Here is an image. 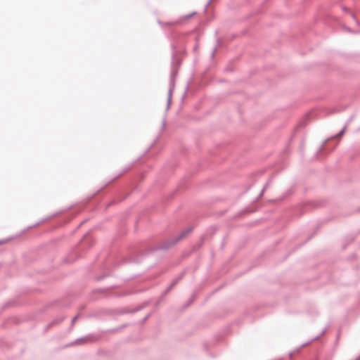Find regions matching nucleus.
Here are the masks:
<instances>
[{
	"instance_id": "nucleus-1",
	"label": "nucleus",
	"mask_w": 360,
	"mask_h": 360,
	"mask_svg": "<svg viewBox=\"0 0 360 360\" xmlns=\"http://www.w3.org/2000/svg\"><path fill=\"white\" fill-rule=\"evenodd\" d=\"M193 231L192 227H188L182 231L179 236L172 237L167 240L163 242L161 245H156L152 251H158V250H167L173 245H176L179 241L185 238L188 234L191 233Z\"/></svg>"
},
{
	"instance_id": "nucleus-2",
	"label": "nucleus",
	"mask_w": 360,
	"mask_h": 360,
	"mask_svg": "<svg viewBox=\"0 0 360 360\" xmlns=\"http://www.w3.org/2000/svg\"><path fill=\"white\" fill-rule=\"evenodd\" d=\"M180 63L179 61H173L171 65V72L169 77V87L168 89V98L167 102L166 111L169 109L170 104L172 102V93L175 88L176 77L178 74V68Z\"/></svg>"
},
{
	"instance_id": "nucleus-3",
	"label": "nucleus",
	"mask_w": 360,
	"mask_h": 360,
	"mask_svg": "<svg viewBox=\"0 0 360 360\" xmlns=\"http://www.w3.org/2000/svg\"><path fill=\"white\" fill-rule=\"evenodd\" d=\"M184 276V273H182L178 278H174L169 286L165 290L164 294H167L178 283L179 281Z\"/></svg>"
},
{
	"instance_id": "nucleus-4",
	"label": "nucleus",
	"mask_w": 360,
	"mask_h": 360,
	"mask_svg": "<svg viewBox=\"0 0 360 360\" xmlns=\"http://www.w3.org/2000/svg\"><path fill=\"white\" fill-rule=\"evenodd\" d=\"M96 337L94 335L89 334L83 338H78L76 342H93L96 341Z\"/></svg>"
},
{
	"instance_id": "nucleus-5",
	"label": "nucleus",
	"mask_w": 360,
	"mask_h": 360,
	"mask_svg": "<svg viewBox=\"0 0 360 360\" xmlns=\"http://www.w3.org/2000/svg\"><path fill=\"white\" fill-rule=\"evenodd\" d=\"M56 214H58V213L53 214H52V215H51V216H49V217H46V218H44V219H41L40 221H39V222L36 223L35 224H34V225H32V226H30L27 227V229H30L34 228V227H36V226H39V224H42V223H44V222H45V221H46L47 220H49V219H51L52 217H55Z\"/></svg>"
},
{
	"instance_id": "nucleus-6",
	"label": "nucleus",
	"mask_w": 360,
	"mask_h": 360,
	"mask_svg": "<svg viewBox=\"0 0 360 360\" xmlns=\"http://www.w3.org/2000/svg\"><path fill=\"white\" fill-rule=\"evenodd\" d=\"M327 330V328H324L321 333L319 335H316V337H314V338H312L310 341H309L307 343H305V344H303L302 345V347H305L306 345H307L309 343L314 341V340H318L320 337H321L322 335H323V334H325V333L326 332Z\"/></svg>"
},
{
	"instance_id": "nucleus-7",
	"label": "nucleus",
	"mask_w": 360,
	"mask_h": 360,
	"mask_svg": "<svg viewBox=\"0 0 360 360\" xmlns=\"http://www.w3.org/2000/svg\"><path fill=\"white\" fill-rule=\"evenodd\" d=\"M269 183L270 181L267 182L264 186L263 187V188L262 189L261 192L259 193V194L258 195V196L257 197L255 201H257L259 200L264 195V193L265 191V190L268 188L269 185Z\"/></svg>"
},
{
	"instance_id": "nucleus-8",
	"label": "nucleus",
	"mask_w": 360,
	"mask_h": 360,
	"mask_svg": "<svg viewBox=\"0 0 360 360\" xmlns=\"http://www.w3.org/2000/svg\"><path fill=\"white\" fill-rule=\"evenodd\" d=\"M63 318L62 319H56V320H53V321H51V323H49L46 327V330H47L49 328H51L53 325L56 324V323H61L63 321Z\"/></svg>"
},
{
	"instance_id": "nucleus-9",
	"label": "nucleus",
	"mask_w": 360,
	"mask_h": 360,
	"mask_svg": "<svg viewBox=\"0 0 360 360\" xmlns=\"http://www.w3.org/2000/svg\"><path fill=\"white\" fill-rule=\"evenodd\" d=\"M347 128V125H345L344 127L342 129V130H340L337 134H336V136L337 137H340L344 133H345V131Z\"/></svg>"
},
{
	"instance_id": "nucleus-10",
	"label": "nucleus",
	"mask_w": 360,
	"mask_h": 360,
	"mask_svg": "<svg viewBox=\"0 0 360 360\" xmlns=\"http://www.w3.org/2000/svg\"><path fill=\"white\" fill-rule=\"evenodd\" d=\"M79 316V314H78L77 315H76L75 316H74L72 319V321H71V325H70V327H73L74 324H75V322L76 321V320L78 319V317Z\"/></svg>"
},
{
	"instance_id": "nucleus-11",
	"label": "nucleus",
	"mask_w": 360,
	"mask_h": 360,
	"mask_svg": "<svg viewBox=\"0 0 360 360\" xmlns=\"http://www.w3.org/2000/svg\"><path fill=\"white\" fill-rule=\"evenodd\" d=\"M130 168H131V166H129V167H128L125 168V169H124L123 172H122V173L119 174L116 177H115V178L113 179V180H114V179H117V177H119V176H122V174H124V173H125L126 172H127Z\"/></svg>"
},
{
	"instance_id": "nucleus-12",
	"label": "nucleus",
	"mask_w": 360,
	"mask_h": 360,
	"mask_svg": "<svg viewBox=\"0 0 360 360\" xmlns=\"http://www.w3.org/2000/svg\"><path fill=\"white\" fill-rule=\"evenodd\" d=\"M155 143V141L151 144V146L145 151V153L140 157L141 158L142 156H143L145 154H146L150 150V148L153 146V145Z\"/></svg>"
},
{
	"instance_id": "nucleus-13",
	"label": "nucleus",
	"mask_w": 360,
	"mask_h": 360,
	"mask_svg": "<svg viewBox=\"0 0 360 360\" xmlns=\"http://www.w3.org/2000/svg\"><path fill=\"white\" fill-rule=\"evenodd\" d=\"M150 316V314H147L142 320L141 323H144L149 317Z\"/></svg>"
},
{
	"instance_id": "nucleus-14",
	"label": "nucleus",
	"mask_w": 360,
	"mask_h": 360,
	"mask_svg": "<svg viewBox=\"0 0 360 360\" xmlns=\"http://www.w3.org/2000/svg\"><path fill=\"white\" fill-rule=\"evenodd\" d=\"M212 0H209L208 2L206 4L205 6V11H207V7L209 6L210 4L212 2Z\"/></svg>"
},
{
	"instance_id": "nucleus-15",
	"label": "nucleus",
	"mask_w": 360,
	"mask_h": 360,
	"mask_svg": "<svg viewBox=\"0 0 360 360\" xmlns=\"http://www.w3.org/2000/svg\"><path fill=\"white\" fill-rule=\"evenodd\" d=\"M196 14V12H193V13H191V14H188L186 16V18H191L193 15H195Z\"/></svg>"
},
{
	"instance_id": "nucleus-16",
	"label": "nucleus",
	"mask_w": 360,
	"mask_h": 360,
	"mask_svg": "<svg viewBox=\"0 0 360 360\" xmlns=\"http://www.w3.org/2000/svg\"><path fill=\"white\" fill-rule=\"evenodd\" d=\"M106 277V275H103V276H101L99 277H98V280L100 281V280H103V278H105Z\"/></svg>"
},
{
	"instance_id": "nucleus-17",
	"label": "nucleus",
	"mask_w": 360,
	"mask_h": 360,
	"mask_svg": "<svg viewBox=\"0 0 360 360\" xmlns=\"http://www.w3.org/2000/svg\"><path fill=\"white\" fill-rule=\"evenodd\" d=\"M216 51H217V48H216V47H214V50L212 51V53H211V56H212V57H214V53H215Z\"/></svg>"
},
{
	"instance_id": "nucleus-18",
	"label": "nucleus",
	"mask_w": 360,
	"mask_h": 360,
	"mask_svg": "<svg viewBox=\"0 0 360 360\" xmlns=\"http://www.w3.org/2000/svg\"><path fill=\"white\" fill-rule=\"evenodd\" d=\"M172 48L173 51H174L176 50V45L172 44Z\"/></svg>"
},
{
	"instance_id": "nucleus-19",
	"label": "nucleus",
	"mask_w": 360,
	"mask_h": 360,
	"mask_svg": "<svg viewBox=\"0 0 360 360\" xmlns=\"http://www.w3.org/2000/svg\"><path fill=\"white\" fill-rule=\"evenodd\" d=\"M6 241V240H0V245L5 243Z\"/></svg>"
},
{
	"instance_id": "nucleus-20",
	"label": "nucleus",
	"mask_w": 360,
	"mask_h": 360,
	"mask_svg": "<svg viewBox=\"0 0 360 360\" xmlns=\"http://www.w3.org/2000/svg\"><path fill=\"white\" fill-rule=\"evenodd\" d=\"M352 120H353V116H351V117L349 118L348 122H350Z\"/></svg>"
},
{
	"instance_id": "nucleus-21",
	"label": "nucleus",
	"mask_w": 360,
	"mask_h": 360,
	"mask_svg": "<svg viewBox=\"0 0 360 360\" xmlns=\"http://www.w3.org/2000/svg\"><path fill=\"white\" fill-rule=\"evenodd\" d=\"M84 221H82V222L79 224V227L80 226H82V225L84 223Z\"/></svg>"
},
{
	"instance_id": "nucleus-22",
	"label": "nucleus",
	"mask_w": 360,
	"mask_h": 360,
	"mask_svg": "<svg viewBox=\"0 0 360 360\" xmlns=\"http://www.w3.org/2000/svg\"><path fill=\"white\" fill-rule=\"evenodd\" d=\"M165 125V118H164V121H163V126Z\"/></svg>"
},
{
	"instance_id": "nucleus-23",
	"label": "nucleus",
	"mask_w": 360,
	"mask_h": 360,
	"mask_svg": "<svg viewBox=\"0 0 360 360\" xmlns=\"http://www.w3.org/2000/svg\"><path fill=\"white\" fill-rule=\"evenodd\" d=\"M139 309H141V308H139V309H134V311H139Z\"/></svg>"
},
{
	"instance_id": "nucleus-24",
	"label": "nucleus",
	"mask_w": 360,
	"mask_h": 360,
	"mask_svg": "<svg viewBox=\"0 0 360 360\" xmlns=\"http://www.w3.org/2000/svg\"><path fill=\"white\" fill-rule=\"evenodd\" d=\"M165 25H171V22H166Z\"/></svg>"
},
{
	"instance_id": "nucleus-25",
	"label": "nucleus",
	"mask_w": 360,
	"mask_h": 360,
	"mask_svg": "<svg viewBox=\"0 0 360 360\" xmlns=\"http://www.w3.org/2000/svg\"><path fill=\"white\" fill-rule=\"evenodd\" d=\"M326 142V141L321 145V147H323Z\"/></svg>"
}]
</instances>
